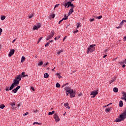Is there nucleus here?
I'll use <instances>...</instances> for the list:
<instances>
[{
	"instance_id": "nucleus-5",
	"label": "nucleus",
	"mask_w": 126,
	"mask_h": 126,
	"mask_svg": "<svg viewBox=\"0 0 126 126\" xmlns=\"http://www.w3.org/2000/svg\"><path fill=\"white\" fill-rule=\"evenodd\" d=\"M124 23H126V20H122V22L120 23L119 26L116 27V28H117V29H120L122 28L123 27V25H124Z\"/></svg>"
},
{
	"instance_id": "nucleus-30",
	"label": "nucleus",
	"mask_w": 126,
	"mask_h": 126,
	"mask_svg": "<svg viewBox=\"0 0 126 126\" xmlns=\"http://www.w3.org/2000/svg\"><path fill=\"white\" fill-rule=\"evenodd\" d=\"M65 90H66V92L68 90H73L69 88V87H66L65 89Z\"/></svg>"
},
{
	"instance_id": "nucleus-44",
	"label": "nucleus",
	"mask_w": 126,
	"mask_h": 126,
	"mask_svg": "<svg viewBox=\"0 0 126 126\" xmlns=\"http://www.w3.org/2000/svg\"><path fill=\"white\" fill-rule=\"evenodd\" d=\"M64 106L65 107H67V106H68V103H66L64 104Z\"/></svg>"
},
{
	"instance_id": "nucleus-29",
	"label": "nucleus",
	"mask_w": 126,
	"mask_h": 126,
	"mask_svg": "<svg viewBox=\"0 0 126 126\" xmlns=\"http://www.w3.org/2000/svg\"><path fill=\"white\" fill-rule=\"evenodd\" d=\"M110 111H111V109L109 108H106L105 112H106V113H109Z\"/></svg>"
},
{
	"instance_id": "nucleus-28",
	"label": "nucleus",
	"mask_w": 126,
	"mask_h": 126,
	"mask_svg": "<svg viewBox=\"0 0 126 126\" xmlns=\"http://www.w3.org/2000/svg\"><path fill=\"white\" fill-rule=\"evenodd\" d=\"M5 107V106L4 105V104H1L0 106V109H3Z\"/></svg>"
},
{
	"instance_id": "nucleus-61",
	"label": "nucleus",
	"mask_w": 126,
	"mask_h": 126,
	"mask_svg": "<svg viewBox=\"0 0 126 126\" xmlns=\"http://www.w3.org/2000/svg\"><path fill=\"white\" fill-rule=\"evenodd\" d=\"M125 63V62H120V63H121V64H123V63Z\"/></svg>"
},
{
	"instance_id": "nucleus-12",
	"label": "nucleus",
	"mask_w": 126,
	"mask_h": 126,
	"mask_svg": "<svg viewBox=\"0 0 126 126\" xmlns=\"http://www.w3.org/2000/svg\"><path fill=\"white\" fill-rule=\"evenodd\" d=\"M21 75L19 74V75H17L15 79H16V80H19V81H20L21 80Z\"/></svg>"
},
{
	"instance_id": "nucleus-24",
	"label": "nucleus",
	"mask_w": 126,
	"mask_h": 126,
	"mask_svg": "<svg viewBox=\"0 0 126 126\" xmlns=\"http://www.w3.org/2000/svg\"><path fill=\"white\" fill-rule=\"evenodd\" d=\"M53 114H55V111H52V112H49L48 113L49 116L51 115H53Z\"/></svg>"
},
{
	"instance_id": "nucleus-7",
	"label": "nucleus",
	"mask_w": 126,
	"mask_h": 126,
	"mask_svg": "<svg viewBox=\"0 0 126 126\" xmlns=\"http://www.w3.org/2000/svg\"><path fill=\"white\" fill-rule=\"evenodd\" d=\"M98 94V92L94 91H93L92 92V93H91V95L93 96V98H94V97L96 96V95H97Z\"/></svg>"
},
{
	"instance_id": "nucleus-59",
	"label": "nucleus",
	"mask_w": 126,
	"mask_h": 126,
	"mask_svg": "<svg viewBox=\"0 0 126 126\" xmlns=\"http://www.w3.org/2000/svg\"><path fill=\"white\" fill-rule=\"evenodd\" d=\"M58 78H62V76L59 75V76H58Z\"/></svg>"
},
{
	"instance_id": "nucleus-60",
	"label": "nucleus",
	"mask_w": 126,
	"mask_h": 126,
	"mask_svg": "<svg viewBox=\"0 0 126 126\" xmlns=\"http://www.w3.org/2000/svg\"><path fill=\"white\" fill-rule=\"evenodd\" d=\"M122 67H126V64H124L123 65H122Z\"/></svg>"
},
{
	"instance_id": "nucleus-56",
	"label": "nucleus",
	"mask_w": 126,
	"mask_h": 126,
	"mask_svg": "<svg viewBox=\"0 0 126 126\" xmlns=\"http://www.w3.org/2000/svg\"><path fill=\"white\" fill-rule=\"evenodd\" d=\"M16 40V39H15L14 40H13V41H12V43H14V42H15V40Z\"/></svg>"
},
{
	"instance_id": "nucleus-51",
	"label": "nucleus",
	"mask_w": 126,
	"mask_h": 126,
	"mask_svg": "<svg viewBox=\"0 0 126 126\" xmlns=\"http://www.w3.org/2000/svg\"><path fill=\"white\" fill-rule=\"evenodd\" d=\"M64 17H65V18H66V17H67V18H68V16H66V15L64 14Z\"/></svg>"
},
{
	"instance_id": "nucleus-49",
	"label": "nucleus",
	"mask_w": 126,
	"mask_h": 126,
	"mask_svg": "<svg viewBox=\"0 0 126 126\" xmlns=\"http://www.w3.org/2000/svg\"><path fill=\"white\" fill-rule=\"evenodd\" d=\"M31 89H32V91H35V89H34V87H32Z\"/></svg>"
},
{
	"instance_id": "nucleus-33",
	"label": "nucleus",
	"mask_w": 126,
	"mask_h": 126,
	"mask_svg": "<svg viewBox=\"0 0 126 126\" xmlns=\"http://www.w3.org/2000/svg\"><path fill=\"white\" fill-rule=\"evenodd\" d=\"M43 39V37H40L38 40V42H37V44H39V42Z\"/></svg>"
},
{
	"instance_id": "nucleus-41",
	"label": "nucleus",
	"mask_w": 126,
	"mask_h": 126,
	"mask_svg": "<svg viewBox=\"0 0 126 126\" xmlns=\"http://www.w3.org/2000/svg\"><path fill=\"white\" fill-rule=\"evenodd\" d=\"M27 115H29V113L26 112V113L24 114L23 116L24 117H25V116H27Z\"/></svg>"
},
{
	"instance_id": "nucleus-46",
	"label": "nucleus",
	"mask_w": 126,
	"mask_h": 126,
	"mask_svg": "<svg viewBox=\"0 0 126 126\" xmlns=\"http://www.w3.org/2000/svg\"><path fill=\"white\" fill-rule=\"evenodd\" d=\"M66 85H68V83H66V84H64L62 87H64V86H66Z\"/></svg>"
},
{
	"instance_id": "nucleus-54",
	"label": "nucleus",
	"mask_w": 126,
	"mask_h": 126,
	"mask_svg": "<svg viewBox=\"0 0 126 126\" xmlns=\"http://www.w3.org/2000/svg\"><path fill=\"white\" fill-rule=\"evenodd\" d=\"M66 37H67V36H65L63 38V41H64V40H65V39H66Z\"/></svg>"
},
{
	"instance_id": "nucleus-50",
	"label": "nucleus",
	"mask_w": 126,
	"mask_h": 126,
	"mask_svg": "<svg viewBox=\"0 0 126 126\" xmlns=\"http://www.w3.org/2000/svg\"><path fill=\"white\" fill-rule=\"evenodd\" d=\"M123 41H124V42H125V41H126V36H125L123 38Z\"/></svg>"
},
{
	"instance_id": "nucleus-35",
	"label": "nucleus",
	"mask_w": 126,
	"mask_h": 126,
	"mask_svg": "<svg viewBox=\"0 0 126 126\" xmlns=\"http://www.w3.org/2000/svg\"><path fill=\"white\" fill-rule=\"evenodd\" d=\"M32 17H34V14H32L29 16V18H32Z\"/></svg>"
},
{
	"instance_id": "nucleus-19",
	"label": "nucleus",
	"mask_w": 126,
	"mask_h": 126,
	"mask_svg": "<svg viewBox=\"0 0 126 126\" xmlns=\"http://www.w3.org/2000/svg\"><path fill=\"white\" fill-rule=\"evenodd\" d=\"M124 106V103L123 102V101L120 100L119 102V107H123Z\"/></svg>"
},
{
	"instance_id": "nucleus-3",
	"label": "nucleus",
	"mask_w": 126,
	"mask_h": 126,
	"mask_svg": "<svg viewBox=\"0 0 126 126\" xmlns=\"http://www.w3.org/2000/svg\"><path fill=\"white\" fill-rule=\"evenodd\" d=\"M66 93H69L70 94V98H73L75 97V92L73 90H68L66 92Z\"/></svg>"
},
{
	"instance_id": "nucleus-34",
	"label": "nucleus",
	"mask_w": 126,
	"mask_h": 126,
	"mask_svg": "<svg viewBox=\"0 0 126 126\" xmlns=\"http://www.w3.org/2000/svg\"><path fill=\"white\" fill-rule=\"evenodd\" d=\"M33 125H42V123H39L38 122H34L33 123Z\"/></svg>"
},
{
	"instance_id": "nucleus-4",
	"label": "nucleus",
	"mask_w": 126,
	"mask_h": 126,
	"mask_svg": "<svg viewBox=\"0 0 126 126\" xmlns=\"http://www.w3.org/2000/svg\"><path fill=\"white\" fill-rule=\"evenodd\" d=\"M93 52H95V48L91 47V45H90L87 50V54H88L89 53H93Z\"/></svg>"
},
{
	"instance_id": "nucleus-42",
	"label": "nucleus",
	"mask_w": 126,
	"mask_h": 126,
	"mask_svg": "<svg viewBox=\"0 0 126 126\" xmlns=\"http://www.w3.org/2000/svg\"><path fill=\"white\" fill-rule=\"evenodd\" d=\"M95 20V19L93 18V19H90V21L91 22H93V21H94Z\"/></svg>"
},
{
	"instance_id": "nucleus-9",
	"label": "nucleus",
	"mask_w": 126,
	"mask_h": 126,
	"mask_svg": "<svg viewBox=\"0 0 126 126\" xmlns=\"http://www.w3.org/2000/svg\"><path fill=\"white\" fill-rule=\"evenodd\" d=\"M68 6H67V8H68V7H69V6H70L72 9L74 8V7H75V6H74V5H73V4L71 3V1H68Z\"/></svg>"
},
{
	"instance_id": "nucleus-45",
	"label": "nucleus",
	"mask_w": 126,
	"mask_h": 126,
	"mask_svg": "<svg viewBox=\"0 0 126 126\" xmlns=\"http://www.w3.org/2000/svg\"><path fill=\"white\" fill-rule=\"evenodd\" d=\"M11 106H12V107H13V106H15V102L11 103Z\"/></svg>"
},
{
	"instance_id": "nucleus-37",
	"label": "nucleus",
	"mask_w": 126,
	"mask_h": 126,
	"mask_svg": "<svg viewBox=\"0 0 126 126\" xmlns=\"http://www.w3.org/2000/svg\"><path fill=\"white\" fill-rule=\"evenodd\" d=\"M50 45V42H47L46 44H45V47H48Z\"/></svg>"
},
{
	"instance_id": "nucleus-40",
	"label": "nucleus",
	"mask_w": 126,
	"mask_h": 126,
	"mask_svg": "<svg viewBox=\"0 0 126 126\" xmlns=\"http://www.w3.org/2000/svg\"><path fill=\"white\" fill-rule=\"evenodd\" d=\"M91 45V48H95L94 47H95L96 46V44H93V45Z\"/></svg>"
},
{
	"instance_id": "nucleus-52",
	"label": "nucleus",
	"mask_w": 126,
	"mask_h": 126,
	"mask_svg": "<svg viewBox=\"0 0 126 126\" xmlns=\"http://www.w3.org/2000/svg\"><path fill=\"white\" fill-rule=\"evenodd\" d=\"M64 17H65V18H66V17H67V18H68V16H66V15L64 14Z\"/></svg>"
},
{
	"instance_id": "nucleus-2",
	"label": "nucleus",
	"mask_w": 126,
	"mask_h": 126,
	"mask_svg": "<svg viewBox=\"0 0 126 126\" xmlns=\"http://www.w3.org/2000/svg\"><path fill=\"white\" fill-rule=\"evenodd\" d=\"M125 119H126V111H125L122 114L120 115V117H118L115 121L116 123L122 122V121H124Z\"/></svg>"
},
{
	"instance_id": "nucleus-11",
	"label": "nucleus",
	"mask_w": 126,
	"mask_h": 126,
	"mask_svg": "<svg viewBox=\"0 0 126 126\" xmlns=\"http://www.w3.org/2000/svg\"><path fill=\"white\" fill-rule=\"evenodd\" d=\"M40 27H41L40 24H38L37 26H34L33 28V30H38V29H39Z\"/></svg>"
},
{
	"instance_id": "nucleus-25",
	"label": "nucleus",
	"mask_w": 126,
	"mask_h": 126,
	"mask_svg": "<svg viewBox=\"0 0 126 126\" xmlns=\"http://www.w3.org/2000/svg\"><path fill=\"white\" fill-rule=\"evenodd\" d=\"M56 86L57 88H60V87H61V85L59 83H57Z\"/></svg>"
},
{
	"instance_id": "nucleus-20",
	"label": "nucleus",
	"mask_w": 126,
	"mask_h": 126,
	"mask_svg": "<svg viewBox=\"0 0 126 126\" xmlns=\"http://www.w3.org/2000/svg\"><path fill=\"white\" fill-rule=\"evenodd\" d=\"M113 91L115 93H118V92L119 91V89H118V88H114L113 89Z\"/></svg>"
},
{
	"instance_id": "nucleus-13",
	"label": "nucleus",
	"mask_w": 126,
	"mask_h": 126,
	"mask_svg": "<svg viewBox=\"0 0 126 126\" xmlns=\"http://www.w3.org/2000/svg\"><path fill=\"white\" fill-rule=\"evenodd\" d=\"M93 17H94L95 18L97 19H101V18H102V17H103V16L100 15L99 16H96V15H94Z\"/></svg>"
},
{
	"instance_id": "nucleus-64",
	"label": "nucleus",
	"mask_w": 126,
	"mask_h": 126,
	"mask_svg": "<svg viewBox=\"0 0 126 126\" xmlns=\"http://www.w3.org/2000/svg\"><path fill=\"white\" fill-rule=\"evenodd\" d=\"M125 63L126 64V59H125Z\"/></svg>"
},
{
	"instance_id": "nucleus-21",
	"label": "nucleus",
	"mask_w": 126,
	"mask_h": 126,
	"mask_svg": "<svg viewBox=\"0 0 126 126\" xmlns=\"http://www.w3.org/2000/svg\"><path fill=\"white\" fill-rule=\"evenodd\" d=\"M116 78H117V77H113L112 80H111L110 84L113 83V82H114L116 80Z\"/></svg>"
},
{
	"instance_id": "nucleus-55",
	"label": "nucleus",
	"mask_w": 126,
	"mask_h": 126,
	"mask_svg": "<svg viewBox=\"0 0 126 126\" xmlns=\"http://www.w3.org/2000/svg\"><path fill=\"white\" fill-rule=\"evenodd\" d=\"M106 57H107V55H105L103 56V58H106Z\"/></svg>"
},
{
	"instance_id": "nucleus-53",
	"label": "nucleus",
	"mask_w": 126,
	"mask_h": 126,
	"mask_svg": "<svg viewBox=\"0 0 126 126\" xmlns=\"http://www.w3.org/2000/svg\"><path fill=\"white\" fill-rule=\"evenodd\" d=\"M49 64V63H46L44 64V66H46V65H48Z\"/></svg>"
},
{
	"instance_id": "nucleus-23",
	"label": "nucleus",
	"mask_w": 126,
	"mask_h": 126,
	"mask_svg": "<svg viewBox=\"0 0 126 126\" xmlns=\"http://www.w3.org/2000/svg\"><path fill=\"white\" fill-rule=\"evenodd\" d=\"M43 63H44L43 62V61H41L39 63H38V66H41V65H42Z\"/></svg>"
},
{
	"instance_id": "nucleus-15",
	"label": "nucleus",
	"mask_w": 126,
	"mask_h": 126,
	"mask_svg": "<svg viewBox=\"0 0 126 126\" xmlns=\"http://www.w3.org/2000/svg\"><path fill=\"white\" fill-rule=\"evenodd\" d=\"M62 4L63 5V6H65V7H66L67 6H68V2H63Z\"/></svg>"
},
{
	"instance_id": "nucleus-22",
	"label": "nucleus",
	"mask_w": 126,
	"mask_h": 126,
	"mask_svg": "<svg viewBox=\"0 0 126 126\" xmlns=\"http://www.w3.org/2000/svg\"><path fill=\"white\" fill-rule=\"evenodd\" d=\"M44 78H49V74L48 73H45L44 75Z\"/></svg>"
},
{
	"instance_id": "nucleus-17",
	"label": "nucleus",
	"mask_w": 126,
	"mask_h": 126,
	"mask_svg": "<svg viewBox=\"0 0 126 126\" xmlns=\"http://www.w3.org/2000/svg\"><path fill=\"white\" fill-rule=\"evenodd\" d=\"M22 77H25L26 76L28 77V75H25V72H23L21 75Z\"/></svg>"
},
{
	"instance_id": "nucleus-63",
	"label": "nucleus",
	"mask_w": 126,
	"mask_h": 126,
	"mask_svg": "<svg viewBox=\"0 0 126 126\" xmlns=\"http://www.w3.org/2000/svg\"><path fill=\"white\" fill-rule=\"evenodd\" d=\"M57 75L58 76H59L60 75V73H58L57 74Z\"/></svg>"
},
{
	"instance_id": "nucleus-10",
	"label": "nucleus",
	"mask_w": 126,
	"mask_h": 126,
	"mask_svg": "<svg viewBox=\"0 0 126 126\" xmlns=\"http://www.w3.org/2000/svg\"><path fill=\"white\" fill-rule=\"evenodd\" d=\"M14 52H15V51L14 50V49H11L10 51V52L8 54V57H11L14 54Z\"/></svg>"
},
{
	"instance_id": "nucleus-58",
	"label": "nucleus",
	"mask_w": 126,
	"mask_h": 126,
	"mask_svg": "<svg viewBox=\"0 0 126 126\" xmlns=\"http://www.w3.org/2000/svg\"><path fill=\"white\" fill-rule=\"evenodd\" d=\"M21 105V104H20V103H19V104H18L17 105L18 107H20Z\"/></svg>"
},
{
	"instance_id": "nucleus-32",
	"label": "nucleus",
	"mask_w": 126,
	"mask_h": 126,
	"mask_svg": "<svg viewBox=\"0 0 126 126\" xmlns=\"http://www.w3.org/2000/svg\"><path fill=\"white\" fill-rule=\"evenodd\" d=\"M5 19V16H2L1 17V20H4Z\"/></svg>"
},
{
	"instance_id": "nucleus-57",
	"label": "nucleus",
	"mask_w": 126,
	"mask_h": 126,
	"mask_svg": "<svg viewBox=\"0 0 126 126\" xmlns=\"http://www.w3.org/2000/svg\"><path fill=\"white\" fill-rule=\"evenodd\" d=\"M55 68H56V67H55L53 69H52V71H54Z\"/></svg>"
},
{
	"instance_id": "nucleus-43",
	"label": "nucleus",
	"mask_w": 126,
	"mask_h": 126,
	"mask_svg": "<svg viewBox=\"0 0 126 126\" xmlns=\"http://www.w3.org/2000/svg\"><path fill=\"white\" fill-rule=\"evenodd\" d=\"M56 16V14H52V15H51V17L52 18H55V17Z\"/></svg>"
},
{
	"instance_id": "nucleus-36",
	"label": "nucleus",
	"mask_w": 126,
	"mask_h": 126,
	"mask_svg": "<svg viewBox=\"0 0 126 126\" xmlns=\"http://www.w3.org/2000/svg\"><path fill=\"white\" fill-rule=\"evenodd\" d=\"M12 92L13 93H16L17 92V91L15 89H14V90H13L12 91Z\"/></svg>"
},
{
	"instance_id": "nucleus-6",
	"label": "nucleus",
	"mask_w": 126,
	"mask_h": 126,
	"mask_svg": "<svg viewBox=\"0 0 126 126\" xmlns=\"http://www.w3.org/2000/svg\"><path fill=\"white\" fill-rule=\"evenodd\" d=\"M54 119L56 123H58V122H60V117H59V115H58V114H54Z\"/></svg>"
},
{
	"instance_id": "nucleus-38",
	"label": "nucleus",
	"mask_w": 126,
	"mask_h": 126,
	"mask_svg": "<svg viewBox=\"0 0 126 126\" xmlns=\"http://www.w3.org/2000/svg\"><path fill=\"white\" fill-rule=\"evenodd\" d=\"M59 5H60V4H57L55 5L54 7V9H55L56 7H58Z\"/></svg>"
},
{
	"instance_id": "nucleus-48",
	"label": "nucleus",
	"mask_w": 126,
	"mask_h": 126,
	"mask_svg": "<svg viewBox=\"0 0 126 126\" xmlns=\"http://www.w3.org/2000/svg\"><path fill=\"white\" fill-rule=\"evenodd\" d=\"M77 32H78V30H76V31H74V32H73V33H74V34H75V33H77Z\"/></svg>"
},
{
	"instance_id": "nucleus-1",
	"label": "nucleus",
	"mask_w": 126,
	"mask_h": 126,
	"mask_svg": "<svg viewBox=\"0 0 126 126\" xmlns=\"http://www.w3.org/2000/svg\"><path fill=\"white\" fill-rule=\"evenodd\" d=\"M20 81L18 80H16V79H14L13 80V83H12L10 87V88L9 89L8 87H6V89H5V91H11L12 90H13L14 87H15V86H18V85L19 84V82Z\"/></svg>"
},
{
	"instance_id": "nucleus-62",
	"label": "nucleus",
	"mask_w": 126,
	"mask_h": 126,
	"mask_svg": "<svg viewBox=\"0 0 126 126\" xmlns=\"http://www.w3.org/2000/svg\"><path fill=\"white\" fill-rule=\"evenodd\" d=\"M37 112H38L37 110H34V113H37Z\"/></svg>"
},
{
	"instance_id": "nucleus-8",
	"label": "nucleus",
	"mask_w": 126,
	"mask_h": 126,
	"mask_svg": "<svg viewBox=\"0 0 126 126\" xmlns=\"http://www.w3.org/2000/svg\"><path fill=\"white\" fill-rule=\"evenodd\" d=\"M54 35H55V32H51V34L50 35H48L47 37V40H50V39H52V37H54Z\"/></svg>"
},
{
	"instance_id": "nucleus-27",
	"label": "nucleus",
	"mask_w": 126,
	"mask_h": 126,
	"mask_svg": "<svg viewBox=\"0 0 126 126\" xmlns=\"http://www.w3.org/2000/svg\"><path fill=\"white\" fill-rule=\"evenodd\" d=\"M63 50H60L59 51L57 52V55H61V53H63Z\"/></svg>"
},
{
	"instance_id": "nucleus-26",
	"label": "nucleus",
	"mask_w": 126,
	"mask_h": 126,
	"mask_svg": "<svg viewBox=\"0 0 126 126\" xmlns=\"http://www.w3.org/2000/svg\"><path fill=\"white\" fill-rule=\"evenodd\" d=\"M24 61H25V58L24 56H23L21 59V63H23Z\"/></svg>"
},
{
	"instance_id": "nucleus-14",
	"label": "nucleus",
	"mask_w": 126,
	"mask_h": 126,
	"mask_svg": "<svg viewBox=\"0 0 126 126\" xmlns=\"http://www.w3.org/2000/svg\"><path fill=\"white\" fill-rule=\"evenodd\" d=\"M74 10L73 9L71 8L69 10V12L68 13V16H69V15H70V14H72V12H73Z\"/></svg>"
},
{
	"instance_id": "nucleus-18",
	"label": "nucleus",
	"mask_w": 126,
	"mask_h": 126,
	"mask_svg": "<svg viewBox=\"0 0 126 126\" xmlns=\"http://www.w3.org/2000/svg\"><path fill=\"white\" fill-rule=\"evenodd\" d=\"M67 19V17L63 18L61 20H60L59 21V24H61V23H62V22H63V20H66Z\"/></svg>"
},
{
	"instance_id": "nucleus-31",
	"label": "nucleus",
	"mask_w": 126,
	"mask_h": 126,
	"mask_svg": "<svg viewBox=\"0 0 126 126\" xmlns=\"http://www.w3.org/2000/svg\"><path fill=\"white\" fill-rule=\"evenodd\" d=\"M20 86H18L17 87H16V88L15 89L16 90H17V91H18L19 89H20Z\"/></svg>"
},
{
	"instance_id": "nucleus-39",
	"label": "nucleus",
	"mask_w": 126,
	"mask_h": 126,
	"mask_svg": "<svg viewBox=\"0 0 126 126\" xmlns=\"http://www.w3.org/2000/svg\"><path fill=\"white\" fill-rule=\"evenodd\" d=\"M80 27V23H78L77 25V28Z\"/></svg>"
},
{
	"instance_id": "nucleus-47",
	"label": "nucleus",
	"mask_w": 126,
	"mask_h": 126,
	"mask_svg": "<svg viewBox=\"0 0 126 126\" xmlns=\"http://www.w3.org/2000/svg\"><path fill=\"white\" fill-rule=\"evenodd\" d=\"M1 32H2V29L0 28V35H1Z\"/></svg>"
},
{
	"instance_id": "nucleus-16",
	"label": "nucleus",
	"mask_w": 126,
	"mask_h": 126,
	"mask_svg": "<svg viewBox=\"0 0 126 126\" xmlns=\"http://www.w3.org/2000/svg\"><path fill=\"white\" fill-rule=\"evenodd\" d=\"M123 96L124 97H122V99L123 100H125V101H126V93L124 92L123 93Z\"/></svg>"
}]
</instances>
